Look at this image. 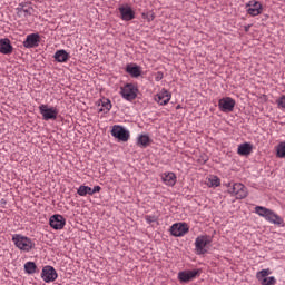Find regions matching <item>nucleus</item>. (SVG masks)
Returning <instances> with one entry per match:
<instances>
[{
  "mask_svg": "<svg viewBox=\"0 0 285 285\" xmlns=\"http://www.w3.org/2000/svg\"><path fill=\"white\" fill-rule=\"evenodd\" d=\"M255 213L256 215H259V217H264V219H266V222H269V224H275L276 226H284V219L281 218V216L272 209L263 206H256Z\"/></svg>",
  "mask_w": 285,
  "mask_h": 285,
  "instance_id": "obj_1",
  "label": "nucleus"
},
{
  "mask_svg": "<svg viewBox=\"0 0 285 285\" xmlns=\"http://www.w3.org/2000/svg\"><path fill=\"white\" fill-rule=\"evenodd\" d=\"M11 240L13 242L16 248L22 253H30V250L35 248V242H32V238L28 236L13 234Z\"/></svg>",
  "mask_w": 285,
  "mask_h": 285,
  "instance_id": "obj_2",
  "label": "nucleus"
},
{
  "mask_svg": "<svg viewBox=\"0 0 285 285\" xmlns=\"http://www.w3.org/2000/svg\"><path fill=\"white\" fill-rule=\"evenodd\" d=\"M227 193L236 199H246L248 197V188L242 183H229L227 185Z\"/></svg>",
  "mask_w": 285,
  "mask_h": 285,
  "instance_id": "obj_3",
  "label": "nucleus"
},
{
  "mask_svg": "<svg viewBox=\"0 0 285 285\" xmlns=\"http://www.w3.org/2000/svg\"><path fill=\"white\" fill-rule=\"evenodd\" d=\"M213 243V237L209 235H200L195 239V253L196 255H206L208 253V246Z\"/></svg>",
  "mask_w": 285,
  "mask_h": 285,
  "instance_id": "obj_4",
  "label": "nucleus"
},
{
  "mask_svg": "<svg viewBox=\"0 0 285 285\" xmlns=\"http://www.w3.org/2000/svg\"><path fill=\"white\" fill-rule=\"evenodd\" d=\"M139 92V88L135 83H126L120 87V97L125 99V101H135L137 99V95Z\"/></svg>",
  "mask_w": 285,
  "mask_h": 285,
  "instance_id": "obj_5",
  "label": "nucleus"
},
{
  "mask_svg": "<svg viewBox=\"0 0 285 285\" xmlns=\"http://www.w3.org/2000/svg\"><path fill=\"white\" fill-rule=\"evenodd\" d=\"M39 112L45 121H56L57 117H59V109L48 105H40Z\"/></svg>",
  "mask_w": 285,
  "mask_h": 285,
  "instance_id": "obj_6",
  "label": "nucleus"
},
{
  "mask_svg": "<svg viewBox=\"0 0 285 285\" xmlns=\"http://www.w3.org/2000/svg\"><path fill=\"white\" fill-rule=\"evenodd\" d=\"M273 272L271 268L262 269L256 273V279L259 282L261 285H276L277 278L275 276H268L272 275Z\"/></svg>",
  "mask_w": 285,
  "mask_h": 285,
  "instance_id": "obj_7",
  "label": "nucleus"
},
{
  "mask_svg": "<svg viewBox=\"0 0 285 285\" xmlns=\"http://www.w3.org/2000/svg\"><path fill=\"white\" fill-rule=\"evenodd\" d=\"M111 135L115 139H118V141H128V139H130V131L120 125H115L112 127Z\"/></svg>",
  "mask_w": 285,
  "mask_h": 285,
  "instance_id": "obj_8",
  "label": "nucleus"
},
{
  "mask_svg": "<svg viewBox=\"0 0 285 285\" xmlns=\"http://www.w3.org/2000/svg\"><path fill=\"white\" fill-rule=\"evenodd\" d=\"M199 275H202V271L199 269H187L178 273V279L181 284H188V282H193Z\"/></svg>",
  "mask_w": 285,
  "mask_h": 285,
  "instance_id": "obj_9",
  "label": "nucleus"
},
{
  "mask_svg": "<svg viewBox=\"0 0 285 285\" xmlns=\"http://www.w3.org/2000/svg\"><path fill=\"white\" fill-rule=\"evenodd\" d=\"M246 12L250 17H259V14L264 12V7L262 6V2L257 0H252L246 3Z\"/></svg>",
  "mask_w": 285,
  "mask_h": 285,
  "instance_id": "obj_10",
  "label": "nucleus"
},
{
  "mask_svg": "<svg viewBox=\"0 0 285 285\" xmlns=\"http://www.w3.org/2000/svg\"><path fill=\"white\" fill-rule=\"evenodd\" d=\"M59 274H57V269L55 267L47 265L42 268L41 278L46 284H50V282H56Z\"/></svg>",
  "mask_w": 285,
  "mask_h": 285,
  "instance_id": "obj_11",
  "label": "nucleus"
},
{
  "mask_svg": "<svg viewBox=\"0 0 285 285\" xmlns=\"http://www.w3.org/2000/svg\"><path fill=\"white\" fill-rule=\"evenodd\" d=\"M190 230V227H188V224L186 223H175L170 227V234L173 237H184Z\"/></svg>",
  "mask_w": 285,
  "mask_h": 285,
  "instance_id": "obj_12",
  "label": "nucleus"
},
{
  "mask_svg": "<svg viewBox=\"0 0 285 285\" xmlns=\"http://www.w3.org/2000/svg\"><path fill=\"white\" fill-rule=\"evenodd\" d=\"M235 99L225 97L218 100V108L222 112H233L235 110Z\"/></svg>",
  "mask_w": 285,
  "mask_h": 285,
  "instance_id": "obj_13",
  "label": "nucleus"
},
{
  "mask_svg": "<svg viewBox=\"0 0 285 285\" xmlns=\"http://www.w3.org/2000/svg\"><path fill=\"white\" fill-rule=\"evenodd\" d=\"M49 225L53 230H63L66 226V218L60 214H55L49 218Z\"/></svg>",
  "mask_w": 285,
  "mask_h": 285,
  "instance_id": "obj_14",
  "label": "nucleus"
},
{
  "mask_svg": "<svg viewBox=\"0 0 285 285\" xmlns=\"http://www.w3.org/2000/svg\"><path fill=\"white\" fill-rule=\"evenodd\" d=\"M16 12L20 19H28V17H32L35 9L28 3H20L16 9Z\"/></svg>",
  "mask_w": 285,
  "mask_h": 285,
  "instance_id": "obj_15",
  "label": "nucleus"
},
{
  "mask_svg": "<svg viewBox=\"0 0 285 285\" xmlns=\"http://www.w3.org/2000/svg\"><path fill=\"white\" fill-rule=\"evenodd\" d=\"M22 43L24 48H39L41 36L39 33H29Z\"/></svg>",
  "mask_w": 285,
  "mask_h": 285,
  "instance_id": "obj_16",
  "label": "nucleus"
},
{
  "mask_svg": "<svg viewBox=\"0 0 285 285\" xmlns=\"http://www.w3.org/2000/svg\"><path fill=\"white\" fill-rule=\"evenodd\" d=\"M170 99H173V94H170V91H168L167 89H161L155 96V101L159 104V106H167V104L170 102Z\"/></svg>",
  "mask_w": 285,
  "mask_h": 285,
  "instance_id": "obj_17",
  "label": "nucleus"
},
{
  "mask_svg": "<svg viewBox=\"0 0 285 285\" xmlns=\"http://www.w3.org/2000/svg\"><path fill=\"white\" fill-rule=\"evenodd\" d=\"M118 10L120 12V19L122 21H132V19H135V12L132 11L131 6H121L118 8Z\"/></svg>",
  "mask_w": 285,
  "mask_h": 285,
  "instance_id": "obj_18",
  "label": "nucleus"
},
{
  "mask_svg": "<svg viewBox=\"0 0 285 285\" xmlns=\"http://www.w3.org/2000/svg\"><path fill=\"white\" fill-rule=\"evenodd\" d=\"M12 50H14V48L12 47V43H10V39L8 38L0 39L1 55H12Z\"/></svg>",
  "mask_w": 285,
  "mask_h": 285,
  "instance_id": "obj_19",
  "label": "nucleus"
},
{
  "mask_svg": "<svg viewBox=\"0 0 285 285\" xmlns=\"http://www.w3.org/2000/svg\"><path fill=\"white\" fill-rule=\"evenodd\" d=\"M126 72L127 75H130L134 79H137L138 77H141V67L135 65V63H128L126 66Z\"/></svg>",
  "mask_w": 285,
  "mask_h": 285,
  "instance_id": "obj_20",
  "label": "nucleus"
},
{
  "mask_svg": "<svg viewBox=\"0 0 285 285\" xmlns=\"http://www.w3.org/2000/svg\"><path fill=\"white\" fill-rule=\"evenodd\" d=\"M161 179L165 186H175L177 184V175L173 171L164 173Z\"/></svg>",
  "mask_w": 285,
  "mask_h": 285,
  "instance_id": "obj_21",
  "label": "nucleus"
},
{
  "mask_svg": "<svg viewBox=\"0 0 285 285\" xmlns=\"http://www.w3.org/2000/svg\"><path fill=\"white\" fill-rule=\"evenodd\" d=\"M53 59L58 63H66V61H68V59H70V53H68V51H66L63 49H60L55 52Z\"/></svg>",
  "mask_w": 285,
  "mask_h": 285,
  "instance_id": "obj_22",
  "label": "nucleus"
},
{
  "mask_svg": "<svg viewBox=\"0 0 285 285\" xmlns=\"http://www.w3.org/2000/svg\"><path fill=\"white\" fill-rule=\"evenodd\" d=\"M237 153L242 157H248V155H250V153H253V144L244 142V144L238 145Z\"/></svg>",
  "mask_w": 285,
  "mask_h": 285,
  "instance_id": "obj_23",
  "label": "nucleus"
},
{
  "mask_svg": "<svg viewBox=\"0 0 285 285\" xmlns=\"http://www.w3.org/2000/svg\"><path fill=\"white\" fill-rule=\"evenodd\" d=\"M99 106H101V108L99 109V112H104L105 115H108V112L112 110V102L108 98L100 99Z\"/></svg>",
  "mask_w": 285,
  "mask_h": 285,
  "instance_id": "obj_24",
  "label": "nucleus"
},
{
  "mask_svg": "<svg viewBox=\"0 0 285 285\" xmlns=\"http://www.w3.org/2000/svg\"><path fill=\"white\" fill-rule=\"evenodd\" d=\"M24 273H27V275H35V273H37V264L35 262H27L24 264Z\"/></svg>",
  "mask_w": 285,
  "mask_h": 285,
  "instance_id": "obj_25",
  "label": "nucleus"
},
{
  "mask_svg": "<svg viewBox=\"0 0 285 285\" xmlns=\"http://www.w3.org/2000/svg\"><path fill=\"white\" fill-rule=\"evenodd\" d=\"M77 195H79V197H86V195L92 196L91 187L86 185L79 186L77 189Z\"/></svg>",
  "mask_w": 285,
  "mask_h": 285,
  "instance_id": "obj_26",
  "label": "nucleus"
},
{
  "mask_svg": "<svg viewBox=\"0 0 285 285\" xmlns=\"http://www.w3.org/2000/svg\"><path fill=\"white\" fill-rule=\"evenodd\" d=\"M137 144L141 148H147L148 144H150V137L148 135H140L137 138Z\"/></svg>",
  "mask_w": 285,
  "mask_h": 285,
  "instance_id": "obj_27",
  "label": "nucleus"
},
{
  "mask_svg": "<svg viewBox=\"0 0 285 285\" xmlns=\"http://www.w3.org/2000/svg\"><path fill=\"white\" fill-rule=\"evenodd\" d=\"M276 155L281 159L285 158V141L278 144V146L276 148Z\"/></svg>",
  "mask_w": 285,
  "mask_h": 285,
  "instance_id": "obj_28",
  "label": "nucleus"
},
{
  "mask_svg": "<svg viewBox=\"0 0 285 285\" xmlns=\"http://www.w3.org/2000/svg\"><path fill=\"white\" fill-rule=\"evenodd\" d=\"M208 186L217 188L218 186H222V180L217 176H213L208 179Z\"/></svg>",
  "mask_w": 285,
  "mask_h": 285,
  "instance_id": "obj_29",
  "label": "nucleus"
},
{
  "mask_svg": "<svg viewBox=\"0 0 285 285\" xmlns=\"http://www.w3.org/2000/svg\"><path fill=\"white\" fill-rule=\"evenodd\" d=\"M277 108L281 110H285V95H282L277 100H276Z\"/></svg>",
  "mask_w": 285,
  "mask_h": 285,
  "instance_id": "obj_30",
  "label": "nucleus"
},
{
  "mask_svg": "<svg viewBox=\"0 0 285 285\" xmlns=\"http://www.w3.org/2000/svg\"><path fill=\"white\" fill-rule=\"evenodd\" d=\"M145 220L147 222V224H155V222H157V216L147 215V216H145Z\"/></svg>",
  "mask_w": 285,
  "mask_h": 285,
  "instance_id": "obj_31",
  "label": "nucleus"
},
{
  "mask_svg": "<svg viewBox=\"0 0 285 285\" xmlns=\"http://www.w3.org/2000/svg\"><path fill=\"white\" fill-rule=\"evenodd\" d=\"M164 79V72L158 71L155 73V81H161Z\"/></svg>",
  "mask_w": 285,
  "mask_h": 285,
  "instance_id": "obj_32",
  "label": "nucleus"
},
{
  "mask_svg": "<svg viewBox=\"0 0 285 285\" xmlns=\"http://www.w3.org/2000/svg\"><path fill=\"white\" fill-rule=\"evenodd\" d=\"M142 19H147V21H153V19H155V16L150 13H142Z\"/></svg>",
  "mask_w": 285,
  "mask_h": 285,
  "instance_id": "obj_33",
  "label": "nucleus"
},
{
  "mask_svg": "<svg viewBox=\"0 0 285 285\" xmlns=\"http://www.w3.org/2000/svg\"><path fill=\"white\" fill-rule=\"evenodd\" d=\"M95 193H101V186H94V188H91V196L95 195Z\"/></svg>",
  "mask_w": 285,
  "mask_h": 285,
  "instance_id": "obj_34",
  "label": "nucleus"
},
{
  "mask_svg": "<svg viewBox=\"0 0 285 285\" xmlns=\"http://www.w3.org/2000/svg\"><path fill=\"white\" fill-rule=\"evenodd\" d=\"M252 28V24H247L244 27L245 32H249Z\"/></svg>",
  "mask_w": 285,
  "mask_h": 285,
  "instance_id": "obj_35",
  "label": "nucleus"
}]
</instances>
